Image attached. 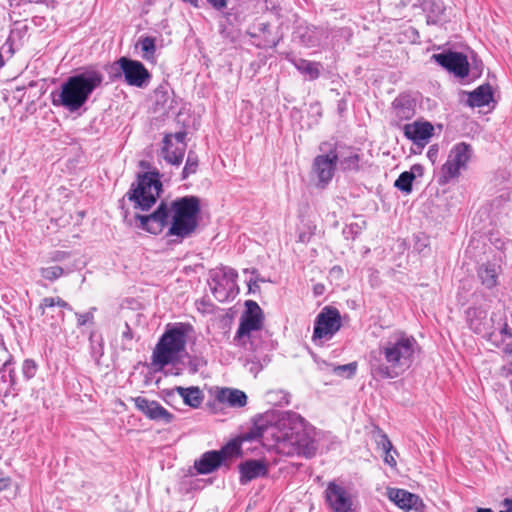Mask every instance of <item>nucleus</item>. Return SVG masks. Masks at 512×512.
<instances>
[{
    "instance_id": "obj_49",
    "label": "nucleus",
    "mask_w": 512,
    "mask_h": 512,
    "mask_svg": "<svg viewBox=\"0 0 512 512\" xmlns=\"http://www.w3.org/2000/svg\"><path fill=\"white\" fill-rule=\"evenodd\" d=\"M361 229H362V226H360V225H359V224H357V223H356V224H351V225L349 226V231H350L351 233H355V234H357Z\"/></svg>"
},
{
    "instance_id": "obj_19",
    "label": "nucleus",
    "mask_w": 512,
    "mask_h": 512,
    "mask_svg": "<svg viewBox=\"0 0 512 512\" xmlns=\"http://www.w3.org/2000/svg\"><path fill=\"white\" fill-rule=\"evenodd\" d=\"M336 162L343 171H358L360 168V154L358 149L352 147H339L333 152Z\"/></svg>"
},
{
    "instance_id": "obj_30",
    "label": "nucleus",
    "mask_w": 512,
    "mask_h": 512,
    "mask_svg": "<svg viewBox=\"0 0 512 512\" xmlns=\"http://www.w3.org/2000/svg\"><path fill=\"white\" fill-rule=\"evenodd\" d=\"M221 402L228 403L232 407H243L246 405V394L238 389L225 388L222 389L218 395Z\"/></svg>"
},
{
    "instance_id": "obj_29",
    "label": "nucleus",
    "mask_w": 512,
    "mask_h": 512,
    "mask_svg": "<svg viewBox=\"0 0 512 512\" xmlns=\"http://www.w3.org/2000/svg\"><path fill=\"white\" fill-rule=\"evenodd\" d=\"M295 68L302 74L306 75L309 80H315L320 76L321 64L301 58H288Z\"/></svg>"
},
{
    "instance_id": "obj_14",
    "label": "nucleus",
    "mask_w": 512,
    "mask_h": 512,
    "mask_svg": "<svg viewBox=\"0 0 512 512\" xmlns=\"http://www.w3.org/2000/svg\"><path fill=\"white\" fill-rule=\"evenodd\" d=\"M133 401L135 407L152 421L170 424L174 420V415L155 400L138 396Z\"/></svg>"
},
{
    "instance_id": "obj_46",
    "label": "nucleus",
    "mask_w": 512,
    "mask_h": 512,
    "mask_svg": "<svg viewBox=\"0 0 512 512\" xmlns=\"http://www.w3.org/2000/svg\"><path fill=\"white\" fill-rule=\"evenodd\" d=\"M212 7L217 11H223L226 8L227 2H210Z\"/></svg>"
},
{
    "instance_id": "obj_34",
    "label": "nucleus",
    "mask_w": 512,
    "mask_h": 512,
    "mask_svg": "<svg viewBox=\"0 0 512 512\" xmlns=\"http://www.w3.org/2000/svg\"><path fill=\"white\" fill-rule=\"evenodd\" d=\"M267 401L276 406H283L289 403V394L283 390H270L266 393Z\"/></svg>"
},
{
    "instance_id": "obj_52",
    "label": "nucleus",
    "mask_w": 512,
    "mask_h": 512,
    "mask_svg": "<svg viewBox=\"0 0 512 512\" xmlns=\"http://www.w3.org/2000/svg\"><path fill=\"white\" fill-rule=\"evenodd\" d=\"M476 512H492L489 508H479Z\"/></svg>"
},
{
    "instance_id": "obj_4",
    "label": "nucleus",
    "mask_w": 512,
    "mask_h": 512,
    "mask_svg": "<svg viewBox=\"0 0 512 512\" xmlns=\"http://www.w3.org/2000/svg\"><path fill=\"white\" fill-rule=\"evenodd\" d=\"M246 311L240 319L239 328L234 336L236 346L243 348L247 353H255L260 347V340L254 335L262 328L263 315L259 305L252 300L245 303Z\"/></svg>"
},
{
    "instance_id": "obj_32",
    "label": "nucleus",
    "mask_w": 512,
    "mask_h": 512,
    "mask_svg": "<svg viewBox=\"0 0 512 512\" xmlns=\"http://www.w3.org/2000/svg\"><path fill=\"white\" fill-rule=\"evenodd\" d=\"M377 445L382 448L384 452V462L388 464L391 467H395L397 465V462L392 454H397L396 450H394L393 445L391 441L389 440L388 436L380 432L379 433V439L377 440Z\"/></svg>"
},
{
    "instance_id": "obj_17",
    "label": "nucleus",
    "mask_w": 512,
    "mask_h": 512,
    "mask_svg": "<svg viewBox=\"0 0 512 512\" xmlns=\"http://www.w3.org/2000/svg\"><path fill=\"white\" fill-rule=\"evenodd\" d=\"M293 36L303 46L312 48L321 45L323 40L328 37V33L322 27L300 24L296 27Z\"/></svg>"
},
{
    "instance_id": "obj_26",
    "label": "nucleus",
    "mask_w": 512,
    "mask_h": 512,
    "mask_svg": "<svg viewBox=\"0 0 512 512\" xmlns=\"http://www.w3.org/2000/svg\"><path fill=\"white\" fill-rule=\"evenodd\" d=\"M423 175V167L420 164H415L409 171L402 172L396 179L394 186L400 191L409 194L412 191V183L416 177Z\"/></svg>"
},
{
    "instance_id": "obj_8",
    "label": "nucleus",
    "mask_w": 512,
    "mask_h": 512,
    "mask_svg": "<svg viewBox=\"0 0 512 512\" xmlns=\"http://www.w3.org/2000/svg\"><path fill=\"white\" fill-rule=\"evenodd\" d=\"M279 450L286 455H302L310 458L315 455L317 443L312 432L304 427L293 430L278 444Z\"/></svg>"
},
{
    "instance_id": "obj_23",
    "label": "nucleus",
    "mask_w": 512,
    "mask_h": 512,
    "mask_svg": "<svg viewBox=\"0 0 512 512\" xmlns=\"http://www.w3.org/2000/svg\"><path fill=\"white\" fill-rule=\"evenodd\" d=\"M222 462L221 453L212 450L204 453L199 460L195 461L194 467L199 474H209L216 470Z\"/></svg>"
},
{
    "instance_id": "obj_20",
    "label": "nucleus",
    "mask_w": 512,
    "mask_h": 512,
    "mask_svg": "<svg viewBox=\"0 0 512 512\" xmlns=\"http://www.w3.org/2000/svg\"><path fill=\"white\" fill-rule=\"evenodd\" d=\"M388 497L399 508L404 510H419V508L423 506L419 496L404 489L391 488L388 490Z\"/></svg>"
},
{
    "instance_id": "obj_53",
    "label": "nucleus",
    "mask_w": 512,
    "mask_h": 512,
    "mask_svg": "<svg viewBox=\"0 0 512 512\" xmlns=\"http://www.w3.org/2000/svg\"><path fill=\"white\" fill-rule=\"evenodd\" d=\"M4 66V60L2 55L0 54V68Z\"/></svg>"
},
{
    "instance_id": "obj_21",
    "label": "nucleus",
    "mask_w": 512,
    "mask_h": 512,
    "mask_svg": "<svg viewBox=\"0 0 512 512\" xmlns=\"http://www.w3.org/2000/svg\"><path fill=\"white\" fill-rule=\"evenodd\" d=\"M240 482L247 484L253 479L265 476L267 467L261 460H247L239 465Z\"/></svg>"
},
{
    "instance_id": "obj_43",
    "label": "nucleus",
    "mask_w": 512,
    "mask_h": 512,
    "mask_svg": "<svg viewBox=\"0 0 512 512\" xmlns=\"http://www.w3.org/2000/svg\"><path fill=\"white\" fill-rule=\"evenodd\" d=\"M438 156V146L432 145L429 147L427 152V157L431 160L432 163H434Z\"/></svg>"
},
{
    "instance_id": "obj_56",
    "label": "nucleus",
    "mask_w": 512,
    "mask_h": 512,
    "mask_svg": "<svg viewBox=\"0 0 512 512\" xmlns=\"http://www.w3.org/2000/svg\"><path fill=\"white\" fill-rule=\"evenodd\" d=\"M315 290H316V293H318V291H320V288L315 287Z\"/></svg>"
},
{
    "instance_id": "obj_7",
    "label": "nucleus",
    "mask_w": 512,
    "mask_h": 512,
    "mask_svg": "<svg viewBox=\"0 0 512 512\" xmlns=\"http://www.w3.org/2000/svg\"><path fill=\"white\" fill-rule=\"evenodd\" d=\"M472 153L471 145L465 142L455 144L449 151L447 160L440 169L438 183L445 185L452 179L458 178L461 171L467 169Z\"/></svg>"
},
{
    "instance_id": "obj_1",
    "label": "nucleus",
    "mask_w": 512,
    "mask_h": 512,
    "mask_svg": "<svg viewBox=\"0 0 512 512\" xmlns=\"http://www.w3.org/2000/svg\"><path fill=\"white\" fill-rule=\"evenodd\" d=\"M418 348L416 339L401 330L383 337L368 355L371 375L376 379H394L405 372L414 360Z\"/></svg>"
},
{
    "instance_id": "obj_50",
    "label": "nucleus",
    "mask_w": 512,
    "mask_h": 512,
    "mask_svg": "<svg viewBox=\"0 0 512 512\" xmlns=\"http://www.w3.org/2000/svg\"><path fill=\"white\" fill-rule=\"evenodd\" d=\"M501 333L504 334V335H507L509 337L512 336V330L508 327L507 324L504 325V327L501 330Z\"/></svg>"
},
{
    "instance_id": "obj_54",
    "label": "nucleus",
    "mask_w": 512,
    "mask_h": 512,
    "mask_svg": "<svg viewBox=\"0 0 512 512\" xmlns=\"http://www.w3.org/2000/svg\"><path fill=\"white\" fill-rule=\"evenodd\" d=\"M335 270L341 271V268L340 267H333L332 271H335Z\"/></svg>"
},
{
    "instance_id": "obj_31",
    "label": "nucleus",
    "mask_w": 512,
    "mask_h": 512,
    "mask_svg": "<svg viewBox=\"0 0 512 512\" xmlns=\"http://www.w3.org/2000/svg\"><path fill=\"white\" fill-rule=\"evenodd\" d=\"M172 392H177L182 397L183 402L190 407L197 408L201 405L203 396L198 387H175Z\"/></svg>"
},
{
    "instance_id": "obj_40",
    "label": "nucleus",
    "mask_w": 512,
    "mask_h": 512,
    "mask_svg": "<svg viewBox=\"0 0 512 512\" xmlns=\"http://www.w3.org/2000/svg\"><path fill=\"white\" fill-rule=\"evenodd\" d=\"M356 368H357L356 363H349V364H345V365L336 366V367H334L333 371L336 375H339V376L346 375L347 377H351L355 374Z\"/></svg>"
},
{
    "instance_id": "obj_24",
    "label": "nucleus",
    "mask_w": 512,
    "mask_h": 512,
    "mask_svg": "<svg viewBox=\"0 0 512 512\" xmlns=\"http://www.w3.org/2000/svg\"><path fill=\"white\" fill-rule=\"evenodd\" d=\"M186 150V144L174 146L171 136H165L163 139L162 155L163 158L172 165H180L182 163Z\"/></svg>"
},
{
    "instance_id": "obj_5",
    "label": "nucleus",
    "mask_w": 512,
    "mask_h": 512,
    "mask_svg": "<svg viewBox=\"0 0 512 512\" xmlns=\"http://www.w3.org/2000/svg\"><path fill=\"white\" fill-rule=\"evenodd\" d=\"M189 326L179 323L166 330L153 352V364L164 367L172 363L185 350Z\"/></svg>"
},
{
    "instance_id": "obj_18",
    "label": "nucleus",
    "mask_w": 512,
    "mask_h": 512,
    "mask_svg": "<svg viewBox=\"0 0 512 512\" xmlns=\"http://www.w3.org/2000/svg\"><path fill=\"white\" fill-rule=\"evenodd\" d=\"M336 159L333 152L326 155H318L313 161L312 170L320 183L326 185L331 181L336 167Z\"/></svg>"
},
{
    "instance_id": "obj_51",
    "label": "nucleus",
    "mask_w": 512,
    "mask_h": 512,
    "mask_svg": "<svg viewBox=\"0 0 512 512\" xmlns=\"http://www.w3.org/2000/svg\"><path fill=\"white\" fill-rule=\"evenodd\" d=\"M6 486V481L4 479H0V491H2Z\"/></svg>"
},
{
    "instance_id": "obj_2",
    "label": "nucleus",
    "mask_w": 512,
    "mask_h": 512,
    "mask_svg": "<svg viewBox=\"0 0 512 512\" xmlns=\"http://www.w3.org/2000/svg\"><path fill=\"white\" fill-rule=\"evenodd\" d=\"M104 80L103 74L89 67L82 72L69 77L58 92H52V104L62 106L69 111H76L88 100L92 92L101 86Z\"/></svg>"
},
{
    "instance_id": "obj_48",
    "label": "nucleus",
    "mask_w": 512,
    "mask_h": 512,
    "mask_svg": "<svg viewBox=\"0 0 512 512\" xmlns=\"http://www.w3.org/2000/svg\"><path fill=\"white\" fill-rule=\"evenodd\" d=\"M503 507L505 508V510H509V512H512V499H504Z\"/></svg>"
},
{
    "instance_id": "obj_13",
    "label": "nucleus",
    "mask_w": 512,
    "mask_h": 512,
    "mask_svg": "<svg viewBox=\"0 0 512 512\" xmlns=\"http://www.w3.org/2000/svg\"><path fill=\"white\" fill-rule=\"evenodd\" d=\"M432 59L440 66L460 78H464L468 75L469 63L467 57L462 53L448 51L433 54Z\"/></svg>"
},
{
    "instance_id": "obj_57",
    "label": "nucleus",
    "mask_w": 512,
    "mask_h": 512,
    "mask_svg": "<svg viewBox=\"0 0 512 512\" xmlns=\"http://www.w3.org/2000/svg\"><path fill=\"white\" fill-rule=\"evenodd\" d=\"M315 290H316V293H318V291H320V288L315 287Z\"/></svg>"
},
{
    "instance_id": "obj_38",
    "label": "nucleus",
    "mask_w": 512,
    "mask_h": 512,
    "mask_svg": "<svg viewBox=\"0 0 512 512\" xmlns=\"http://www.w3.org/2000/svg\"><path fill=\"white\" fill-rule=\"evenodd\" d=\"M219 452L223 456V461L227 457L237 456L241 452L240 443L235 440L231 441L226 446H224Z\"/></svg>"
},
{
    "instance_id": "obj_45",
    "label": "nucleus",
    "mask_w": 512,
    "mask_h": 512,
    "mask_svg": "<svg viewBox=\"0 0 512 512\" xmlns=\"http://www.w3.org/2000/svg\"><path fill=\"white\" fill-rule=\"evenodd\" d=\"M122 337L127 340L133 338L132 331L127 323L125 324V330L122 332Z\"/></svg>"
},
{
    "instance_id": "obj_28",
    "label": "nucleus",
    "mask_w": 512,
    "mask_h": 512,
    "mask_svg": "<svg viewBox=\"0 0 512 512\" xmlns=\"http://www.w3.org/2000/svg\"><path fill=\"white\" fill-rule=\"evenodd\" d=\"M393 112L400 121L411 119L415 114L414 101L405 96L396 98L393 102Z\"/></svg>"
},
{
    "instance_id": "obj_33",
    "label": "nucleus",
    "mask_w": 512,
    "mask_h": 512,
    "mask_svg": "<svg viewBox=\"0 0 512 512\" xmlns=\"http://www.w3.org/2000/svg\"><path fill=\"white\" fill-rule=\"evenodd\" d=\"M422 9L427 12V22L437 23L444 13V2H423Z\"/></svg>"
},
{
    "instance_id": "obj_6",
    "label": "nucleus",
    "mask_w": 512,
    "mask_h": 512,
    "mask_svg": "<svg viewBox=\"0 0 512 512\" xmlns=\"http://www.w3.org/2000/svg\"><path fill=\"white\" fill-rule=\"evenodd\" d=\"M161 190L162 183L158 178V173L146 172L139 175L137 184H132L126 196L134 202L135 208L148 210L155 204Z\"/></svg>"
},
{
    "instance_id": "obj_3",
    "label": "nucleus",
    "mask_w": 512,
    "mask_h": 512,
    "mask_svg": "<svg viewBox=\"0 0 512 512\" xmlns=\"http://www.w3.org/2000/svg\"><path fill=\"white\" fill-rule=\"evenodd\" d=\"M168 209L171 225L167 236L176 237L173 242L179 243L191 236L198 226L200 199L192 195L184 196L172 201Z\"/></svg>"
},
{
    "instance_id": "obj_42",
    "label": "nucleus",
    "mask_w": 512,
    "mask_h": 512,
    "mask_svg": "<svg viewBox=\"0 0 512 512\" xmlns=\"http://www.w3.org/2000/svg\"><path fill=\"white\" fill-rule=\"evenodd\" d=\"M247 365L249 366V371L254 375H257L263 368L260 359L257 356L247 359Z\"/></svg>"
},
{
    "instance_id": "obj_15",
    "label": "nucleus",
    "mask_w": 512,
    "mask_h": 512,
    "mask_svg": "<svg viewBox=\"0 0 512 512\" xmlns=\"http://www.w3.org/2000/svg\"><path fill=\"white\" fill-rule=\"evenodd\" d=\"M403 133L420 152L433 136L434 127L427 121H415L405 124L403 126Z\"/></svg>"
},
{
    "instance_id": "obj_25",
    "label": "nucleus",
    "mask_w": 512,
    "mask_h": 512,
    "mask_svg": "<svg viewBox=\"0 0 512 512\" xmlns=\"http://www.w3.org/2000/svg\"><path fill=\"white\" fill-rule=\"evenodd\" d=\"M501 267L496 263H483L478 267L477 275L483 286L492 289L498 284Z\"/></svg>"
},
{
    "instance_id": "obj_39",
    "label": "nucleus",
    "mask_w": 512,
    "mask_h": 512,
    "mask_svg": "<svg viewBox=\"0 0 512 512\" xmlns=\"http://www.w3.org/2000/svg\"><path fill=\"white\" fill-rule=\"evenodd\" d=\"M37 364L32 359H26L24 360L22 364V374L26 380L32 379L37 372Z\"/></svg>"
},
{
    "instance_id": "obj_16",
    "label": "nucleus",
    "mask_w": 512,
    "mask_h": 512,
    "mask_svg": "<svg viewBox=\"0 0 512 512\" xmlns=\"http://www.w3.org/2000/svg\"><path fill=\"white\" fill-rule=\"evenodd\" d=\"M142 229L151 234H159L169 222V209L165 202H161L157 209L150 215H137Z\"/></svg>"
},
{
    "instance_id": "obj_47",
    "label": "nucleus",
    "mask_w": 512,
    "mask_h": 512,
    "mask_svg": "<svg viewBox=\"0 0 512 512\" xmlns=\"http://www.w3.org/2000/svg\"><path fill=\"white\" fill-rule=\"evenodd\" d=\"M278 44V40L276 39H271V40H266L265 43L263 44H258V46H261V47H270V48H273L275 47L276 45Z\"/></svg>"
},
{
    "instance_id": "obj_9",
    "label": "nucleus",
    "mask_w": 512,
    "mask_h": 512,
    "mask_svg": "<svg viewBox=\"0 0 512 512\" xmlns=\"http://www.w3.org/2000/svg\"><path fill=\"white\" fill-rule=\"evenodd\" d=\"M237 272L230 267H221L211 273L209 286L211 291L219 302L228 300L231 296L238 293Z\"/></svg>"
},
{
    "instance_id": "obj_44",
    "label": "nucleus",
    "mask_w": 512,
    "mask_h": 512,
    "mask_svg": "<svg viewBox=\"0 0 512 512\" xmlns=\"http://www.w3.org/2000/svg\"><path fill=\"white\" fill-rule=\"evenodd\" d=\"M172 137V140L174 139L176 141V145L186 144L185 138L186 133L185 132H177L174 135H170Z\"/></svg>"
},
{
    "instance_id": "obj_36",
    "label": "nucleus",
    "mask_w": 512,
    "mask_h": 512,
    "mask_svg": "<svg viewBox=\"0 0 512 512\" xmlns=\"http://www.w3.org/2000/svg\"><path fill=\"white\" fill-rule=\"evenodd\" d=\"M198 163H199L198 156L193 151H189L184 169L182 171V178L186 179L190 175L196 173L197 168H198Z\"/></svg>"
},
{
    "instance_id": "obj_11",
    "label": "nucleus",
    "mask_w": 512,
    "mask_h": 512,
    "mask_svg": "<svg viewBox=\"0 0 512 512\" xmlns=\"http://www.w3.org/2000/svg\"><path fill=\"white\" fill-rule=\"evenodd\" d=\"M114 65L118 66L115 77H120L122 73L127 84L131 86L143 87L150 79V73L139 61L121 57Z\"/></svg>"
},
{
    "instance_id": "obj_12",
    "label": "nucleus",
    "mask_w": 512,
    "mask_h": 512,
    "mask_svg": "<svg viewBox=\"0 0 512 512\" xmlns=\"http://www.w3.org/2000/svg\"><path fill=\"white\" fill-rule=\"evenodd\" d=\"M325 500L333 512H355L349 492L335 482H329L325 490Z\"/></svg>"
},
{
    "instance_id": "obj_41",
    "label": "nucleus",
    "mask_w": 512,
    "mask_h": 512,
    "mask_svg": "<svg viewBox=\"0 0 512 512\" xmlns=\"http://www.w3.org/2000/svg\"><path fill=\"white\" fill-rule=\"evenodd\" d=\"M95 310H96V308L93 307L86 313H82V314L75 313V315L77 317V325L84 326L87 323H92L94 320V311Z\"/></svg>"
},
{
    "instance_id": "obj_35",
    "label": "nucleus",
    "mask_w": 512,
    "mask_h": 512,
    "mask_svg": "<svg viewBox=\"0 0 512 512\" xmlns=\"http://www.w3.org/2000/svg\"><path fill=\"white\" fill-rule=\"evenodd\" d=\"M155 42H156V39L154 37H150V36L141 37L139 39L138 44L140 45L141 50L144 52L143 57L145 59L149 60V59L153 58V56L155 54V50H156Z\"/></svg>"
},
{
    "instance_id": "obj_10",
    "label": "nucleus",
    "mask_w": 512,
    "mask_h": 512,
    "mask_svg": "<svg viewBox=\"0 0 512 512\" xmlns=\"http://www.w3.org/2000/svg\"><path fill=\"white\" fill-rule=\"evenodd\" d=\"M341 327V317L335 308L325 307L316 317L312 340L316 344L329 341Z\"/></svg>"
},
{
    "instance_id": "obj_27",
    "label": "nucleus",
    "mask_w": 512,
    "mask_h": 512,
    "mask_svg": "<svg viewBox=\"0 0 512 512\" xmlns=\"http://www.w3.org/2000/svg\"><path fill=\"white\" fill-rule=\"evenodd\" d=\"M467 103L471 107H482L493 100V91L489 84H484L473 90L468 95Z\"/></svg>"
},
{
    "instance_id": "obj_22",
    "label": "nucleus",
    "mask_w": 512,
    "mask_h": 512,
    "mask_svg": "<svg viewBox=\"0 0 512 512\" xmlns=\"http://www.w3.org/2000/svg\"><path fill=\"white\" fill-rule=\"evenodd\" d=\"M55 308L72 311V307L69 305V303L60 297H45L41 300L39 305V309L41 310L42 315H45L46 317L50 316L52 319H63L64 313L61 310L56 311Z\"/></svg>"
},
{
    "instance_id": "obj_37",
    "label": "nucleus",
    "mask_w": 512,
    "mask_h": 512,
    "mask_svg": "<svg viewBox=\"0 0 512 512\" xmlns=\"http://www.w3.org/2000/svg\"><path fill=\"white\" fill-rule=\"evenodd\" d=\"M40 275L46 280L55 281L64 275V269L58 265L42 267Z\"/></svg>"
},
{
    "instance_id": "obj_55",
    "label": "nucleus",
    "mask_w": 512,
    "mask_h": 512,
    "mask_svg": "<svg viewBox=\"0 0 512 512\" xmlns=\"http://www.w3.org/2000/svg\"><path fill=\"white\" fill-rule=\"evenodd\" d=\"M192 3L195 5V7H200V6L198 5V1H195V2H192Z\"/></svg>"
}]
</instances>
